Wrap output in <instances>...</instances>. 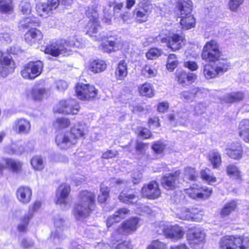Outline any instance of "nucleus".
I'll return each mask as SVG.
<instances>
[{"mask_svg":"<svg viewBox=\"0 0 249 249\" xmlns=\"http://www.w3.org/2000/svg\"><path fill=\"white\" fill-rule=\"evenodd\" d=\"M244 1V0H230L229 3L230 10L233 12L236 11Z\"/></svg>","mask_w":249,"mask_h":249,"instance_id":"774afa93","label":"nucleus"},{"mask_svg":"<svg viewBox=\"0 0 249 249\" xmlns=\"http://www.w3.org/2000/svg\"><path fill=\"white\" fill-rule=\"evenodd\" d=\"M142 74L148 78L155 77L157 73V71L153 67L146 65L141 71Z\"/></svg>","mask_w":249,"mask_h":249,"instance_id":"8fccbe9b","label":"nucleus"},{"mask_svg":"<svg viewBox=\"0 0 249 249\" xmlns=\"http://www.w3.org/2000/svg\"><path fill=\"white\" fill-rule=\"evenodd\" d=\"M221 52L219 45L214 40L207 42L204 46L202 53V60L209 62H215L221 57Z\"/></svg>","mask_w":249,"mask_h":249,"instance_id":"0eeeda50","label":"nucleus"},{"mask_svg":"<svg viewBox=\"0 0 249 249\" xmlns=\"http://www.w3.org/2000/svg\"><path fill=\"white\" fill-rule=\"evenodd\" d=\"M15 69V64L12 58L3 57V53L0 51V76L5 77Z\"/></svg>","mask_w":249,"mask_h":249,"instance_id":"aec40b11","label":"nucleus"},{"mask_svg":"<svg viewBox=\"0 0 249 249\" xmlns=\"http://www.w3.org/2000/svg\"><path fill=\"white\" fill-rule=\"evenodd\" d=\"M184 193L193 199H207L212 195L213 190L206 186L201 187L198 184H193L189 188L184 189Z\"/></svg>","mask_w":249,"mask_h":249,"instance_id":"9b49d317","label":"nucleus"},{"mask_svg":"<svg viewBox=\"0 0 249 249\" xmlns=\"http://www.w3.org/2000/svg\"><path fill=\"white\" fill-rule=\"evenodd\" d=\"M226 154L230 158L238 160L242 156V148L239 142H233L228 145L226 149Z\"/></svg>","mask_w":249,"mask_h":249,"instance_id":"393cba45","label":"nucleus"},{"mask_svg":"<svg viewBox=\"0 0 249 249\" xmlns=\"http://www.w3.org/2000/svg\"><path fill=\"white\" fill-rule=\"evenodd\" d=\"M148 17L149 15L145 14L140 9L138 10L136 13V18L137 20L139 23H142L148 20Z\"/></svg>","mask_w":249,"mask_h":249,"instance_id":"338daca9","label":"nucleus"},{"mask_svg":"<svg viewBox=\"0 0 249 249\" xmlns=\"http://www.w3.org/2000/svg\"><path fill=\"white\" fill-rule=\"evenodd\" d=\"M237 205V203L235 200H231L226 203L220 211V216L223 218L228 216L235 210Z\"/></svg>","mask_w":249,"mask_h":249,"instance_id":"72a5a7b5","label":"nucleus"},{"mask_svg":"<svg viewBox=\"0 0 249 249\" xmlns=\"http://www.w3.org/2000/svg\"><path fill=\"white\" fill-rule=\"evenodd\" d=\"M220 249H249V238L241 236H225L219 243Z\"/></svg>","mask_w":249,"mask_h":249,"instance_id":"20e7f679","label":"nucleus"},{"mask_svg":"<svg viewBox=\"0 0 249 249\" xmlns=\"http://www.w3.org/2000/svg\"><path fill=\"white\" fill-rule=\"evenodd\" d=\"M70 192V186L67 184L60 185L56 195V203L60 205L62 208H66L70 204L68 201V195Z\"/></svg>","mask_w":249,"mask_h":249,"instance_id":"a211bd4d","label":"nucleus"},{"mask_svg":"<svg viewBox=\"0 0 249 249\" xmlns=\"http://www.w3.org/2000/svg\"><path fill=\"white\" fill-rule=\"evenodd\" d=\"M147 249H166V245L159 240L153 241L147 248Z\"/></svg>","mask_w":249,"mask_h":249,"instance_id":"69168bd1","label":"nucleus"},{"mask_svg":"<svg viewBox=\"0 0 249 249\" xmlns=\"http://www.w3.org/2000/svg\"><path fill=\"white\" fill-rule=\"evenodd\" d=\"M205 233L199 228H191L188 231V240L192 247L202 244L204 242Z\"/></svg>","mask_w":249,"mask_h":249,"instance_id":"2eb2a0df","label":"nucleus"},{"mask_svg":"<svg viewBox=\"0 0 249 249\" xmlns=\"http://www.w3.org/2000/svg\"><path fill=\"white\" fill-rule=\"evenodd\" d=\"M180 12V24L181 28L188 30L195 27V19L192 14V2L190 0H187V2H184L179 6Z\"/></svg>","mask_w":249,"mask_h":249,"instance_id":"423d86ee","label":"nucleus"},{"mask_svg":"<svg viewBox=\"0 0 249 249\" xmlns=\"http://www.w3.org/2000/svg\"><path fill=\"white\" fill-rule=\"evenodd\" d=\"M119 199L120 201L127 204H135L138 200V198L135 195L124 191H123L121 193L119 196Z\"/></svg>","mask_w":249,"mask_h":249,"instance_id":"4c0bfd02","label":"nucleus"},{"mask_svg":"<svg viewBox=\"0 0 249 249\" xmlns=\"http://www.w3.org/2000/svg\"><path fill=\"white\" fill-rule=\"evenodd\" d=\"M203 212L196 209H191L190 220L196 222L200 221L203 218Z\"/></svg>","mask_w":249,"mask_h":249,"instance_id":"6e6d98bb","label":"nucleus"},{"mask_svg":"<svg viewBox=\"0 0 249 249\" xmlns=\"http://www.w3.org/2000/svg\"><path fill=\"white\" fill-rule=\"evenodd\" d=\"M70 122L69 119L64 118H57L54 123V126L56 128H63L69 126Z\"/></svg>","mask_w":249,"mask_h":249,"instance_id":"13d9d810","label":"nucleus"},{"mask_svg":"<svg viewBox=\"0 0 249 249\" xmlns=\"http://www.w3.org/2000/svg\"><path fill=\"white\" fill-rule=\"evenodd\" d=\"M13 0H0V11L10 13L13 9Z\"/></svg>","mask_w":249,"mask_h":249,"instance_id":"de8ad7c7","label":"nucleus"},{"mask_svg":"<svg viewBox=\"0 0 249 249\" xmlns=\"http://www.w3.org/2000/svg\"><path fill=\"white\" fill-rule=\"evenodd\" d=\"M209 160L214 168H218L221 164V158L219 153L213 150L209 154Z\"/></svg>","mask_w":249,"mask_h":249,"instance_id":"37998d69","label":"nucleus"},{"mask_svg":"<svg viewBox=\"0 0 249 249\" xmlns=\"http://www.w3.org/2000/svg\"><path fill=\"white\" fill-rule=\"evenodd\" d=\"M157 40H160L162 43H166L167 46L173 51L180 49L185 44V40L182 35L173 34L171 37H162L160 35L156 38Z\"/></svg>","mask_w":249,"mask_h":249,"instance_id":"ddd939ff","label":"nucleus"},{"mask_svg":"<svg viewBox=\"0 0 249 249\" xmlns=\"http://www.w3.org/2000/svg\"><path fill=\"white\" fill-rule=\"evenodd\" d=\"M106 68L107 64L106 62L99 59L92 61L89 66V70L95 73L104 71Z\"/></svg>","mask_w":249,"mask_h":249,"instance_id":"c9c22d12","label":"nucleus"},{"mask_svg":"<svg viewBox=\"0 0 249 249\" xmlns=\"http://www.w3.org/2000/svg\"><path fill=\"white\" fill-rule=\"evenodd\" d=\"M109 188L107 186L101 184L100 186V193L98 197V201L100 203L105 202L109 197Z\"/></svg>","mask_w":249,"mask_h":249,"instance_id":"49530a36","label":"nucleus"},{"mask_svg":"<svg viewBox=\"0 0 249 249\" xmlns=\"http://www.w3.org/2000/svg\"><path fill=\"white\" fill-rule=\"evenodd\" d=\"M191 209L186 207L178 208L175 212L177 218L183 220H190Z\"/></svg>","mask_w":249,"mask_h":249,"instance_id":"ea45409f","label":"nucleus"},{"mask_svg":"<svg viewBox=\"0 0 249 249\" xmlns=\"http://www.w3.org/2000/svg\"><path fill=\"white\" fill-rule=\"evenodd\" d=\"M96 6H89L86 10V15L89 19L88 24L89 29L87 34L90 36L94 37L95 40L102 38L98 35V32L100 29L98 22V13Z\"/></svg>","mask_w":249,"mask_h":249,"instance_id":"39448f33","label":"nucleus"},{"mask_svg":"<svg viewBox=\"0 0 249 249\" xmlns=\"http://www.w3.org/2000/svg\"><path fill=\"white\" fill-rule=\"evenodd\" d=\"M59 105V109L56 111L67 114H76L80 108L79 104L74 99L61 101Z\"/></svg>","mask_w":249,"mask_h":249,"instance_id":"dca6fc26","label":"nucleus"},{"mask_svg":"<svg viewBox=\"0 0 249 249\" xmlns=\"http://www.w3.org/2000/svg\"><path fill=\"white\" fill-rule=\"evenodd\" d=\"M76 95L80 100L89 101L97 96L98 90L93 85L89 84L78 83L75 87Z\"/></svg>","mask_w":249,"mask_h":249,"instance_id":"1a4fd4ad","label":"nucleus"},{"mask_svg":"<svg viewBox=\"0 0 249 249\" xmlns=\"http://www.w3.org/2000/svg\"><path fill=\"white\" fill-rule=\"evenodd\" d=\"M202 178L210 184H213L216 181V178L213 175V173L208 168H205L200 172Z\"/></svg>","mask_w":249,"mask_h":249,"instance_id":"a19ab883","label":"nucleus"},{"mask_svg":"<svg viewBox=\"0 0 249 249\" xmlns=\"http://www.w3.org/2000/svg\"><path fill=\"white\" fill-rule=\"evenodd\" d=\"M138 223L139 219L138 218H131L122 225L120 227L121 230L128 234L137 229Z\"/></svg>","mask_w":249,"mask_h":249,"instance_id":"c756f323","label":"nucleus"},{"mask_svg":"<svg viewBox=\"0 0 249 249\" xmlns=\"http://www.w3.org/2000/svg\"><path fill=\"white\" fill-rule=\"evenodd\" d=\"M140 94L148 98H151L155 95V90L153 86L148 82L142 85L139 88Z\"/></svg>","mask_w":249,"mask_h":249,"instance_id":"473e14b6","label":"nucleus"},{"mask_svg":"<svg viewBox=\"0 0 249 249\" xmlns=\"http://www.w3.org/2000/svg\"><path fill=\"white\" fill-rule=\"evenodd\" d=\"M203 75L207 79H210L215 77L219 73L214 65L213 66L209 63L204 65L202 69Z\"/></svg>","mask_w":249,"mask_h":249,"instance_id":"f704fd0d","label":"nucleus"},{"mask_svg":"<svg viewBox=\"0 0 249 249\" xmlns=\"http://www.w3.org/2000/svg\"><path fill=\"white\" fill-rule=\"evenodd\" d=\"M43 68V63L40 61L30 62L24 66L21 74L25 79H33L41 74Z\"/></svg>","mask_w":249,"mask_h":249,"instance_id":"f8f14e48","label":"nucleus"},{"mask_svg":"<svg viewBox=\"0 0 249 249\" xmlns=\"http://www.w3.org/2000/svg\"><path fill=\"white\" fill-rule=\"evenodd\" d=\"M32 217H30L27 214L20 218V222L18 225L17 229L18 231L25 232L27 231L28 225Z\"/></svg>","mask_w":249,"mask_h":249,"instance_id":"c03bdc74","label":"nucleus"},{"mask_svg":"<svg viewBox=\"0 0 249 249\" xmlns=\"http://www.w3.org/2000/svg\"><path fill=\"white\" fill-rule=\"evenodd\" d=\"M126 234V233L121 230V227H120L112 233L111 240L112 242H118L121 241L123 239V236Z\"/></svg>","mask_w":249,"mask_h":249,"instance_id":"5fc2aeb1","label":"nucleus"},{"mask_svg":"<svg viewBox=\"0 0 249 249\" xmlns=\"http://www.w3.org/2000/svg\"><path fill=\"white\" fill-rule=\"evenodd\" d=\"M19 8L23 14L29 15L31 14L32 7L29 2L26 1H22L19 5Z\"/></svg>","mask_w":249,"mask_h":249,"instance_id":"680f3d73","label":"nucleus"},{"mask_svg":"<svg viewBox=\"0 0 249 249\" xmlns=\"http://www.w3.org/2000/svg\"><path fill=\"white\" fill-rule=\"evenodd\" d=\"M184 178L190 180H195L198 177V173L196 169L190 167L185 168L184 171Z\"/></svg>","mask_w":249,"mask_h":249,"instance_id":"3c124183","label":"nucleus"},{"mask_svg":"<svg viewBox=\"0 0 249 249\" xmlns=\"http://www.w3.org/2000/svg\"><path fill=\"white\" fill-rule=\"evenodd\" d=\"M55 142L61 149H67L76 143L75 139H72L69 132L57 135Z\"/></svg>","mask_w":249,"mask_h":249,"instance_id":"412c9836","label":"nucleus"},{"mask_svg":"<svg viewBox=\"0 0 249 249\" xmlns=\"http://www.w3.org/2000/svg\"><path fill=\"white\" fill-rule=\"evenodd\" d=\"M141 193L144 197L150 199H154L160 196L161 192L158 183L156 181H152L142 187Z\"/></svg>","mask_w":249,"mask_h":249,"instance_id":"f3484780","label":"nucleus"},{"mask_svg":"<svg viewBox=\"0 0 249 249\" xmlns=\"http://www.w3.org/2000/svg\"><path fill=\"white\" fill-rule=\"evenodd\" d=\"M147 145L141 142H137L136 145V149L138 158H141L142 156L145 154L146 149L147 148Z\"/></svg>","mask_w":249,"mask_h":249,"instance_id":"e2e57ef3","label":"nucleus"},{"mask_svg":"<svg viewBox=\"0 0 249 249\" xmlns=\"http://www.w3.org/2000/svg\"><path fill=\"white\" fill-rule=\"evenodd\" d=\"M88 132V126L86 124L78 123L71 127L69 133L72 139H75L77 141L78 139L85 136Z\"/></svg>","mask_w":249,"mask_h":249,"instance_id":"b1692460","label":"nucleus"},{"mask_svg":"<svg viewBox=\"0 0 249 249\" xmlns=\"http://www.w3.org/2000/svg\"><path fill=\"white\" fill-rule=\"evenodd\" d=\"M95 195L87 191L81 192L78 196V201L75 205L72 213L78 220L89 216L95 207Z\"/></svg>","mask_w":249,"mask_h":249,"instance_id":"f257e3e1","label":"nucleus"},{"mask_svg":"<svg viewBox=\"0 0 249 249\" xmlns=\"http://www.w3.org/2000/svg\"><path fill=\"white\" fill-rule=\"evenodd\" d=\"M178 64V61L176 55L174 54H170L168 56L167 60L166 65L167 69L172 71L177 66Z\"/></svg>","mask_w":249,"mask_h":249,"instance_id":"864d4df0","label":"nucleus"},{"mask_svg":"<svg viewBox=\"0 0 249 249\" xmlns=\"http://www.w3.org/2000/svg\"><path fill=\"white\" fill-rule=\"evenodd\" d=\"M53 222L55 229L54 236L58 238H62V231L65 228V220L60 216L58 215L54 218Z\"/></svg>","mask_w":249,"mask_h":249,"instance_id":"2f4dec72","label":"nucleus"},{"mask_svg":"<svg viewBox=\"0 0 249 249\" xmlns=\"http://www.w3.org/2000/svg\"><path fill=\"white\" fill-rule=\"evenodd\" d=\"M3 161L12 172L19 173L22 171L23 163L21 161L10 158H4Z\"/></svg>","mask_w":249,"mask_h":249,"instance_id":"cd10ccee","label":"nucleus"},{"mask_svg":"<svg viewBox=\"0 0 249 249\" xmlns=\"http://www.w3.org/2000/svg\"><path fill=\"white\" fill-rule=\"evenodd\" d=\"M41 206V203L39 201H36L32 205L30 206L26 214L32 218L34 213L40 208Z\"/></svg>","mask_w":249,"mask_h":249,"instance_id":"052dcab7","label":"nucleus"},{"mask_svg":"<svg viewBox=\"0 0 249 249\" xmlns=\"http://www.w3.org/2000/svg\"><path fill=\"white\" fill-rule=\"evenodd\" d=\"M31 128L30 122L24 118L17 119L13 123L12 129L18 134H28Z\"/></svg>","mask_w":249,"mask_h":249,"instance_id":"4be33fe9","label":"nucleus"},{"mask_svg":"<svg viewBox=\"0 0 249 249\" xmlns=\"http://www.w3.org/2000/svg\"><path fill=\"white\" fill-rule=\"evenodd\" d=\"M24 151V147L21 145H17L16 144H12L11 145L4 148L5 153L9 154H21Z\"/></svg>","mask_w":249,"mask_h":249,"instance_id":"a18cd8bd","label":"nucleus"},{"mask_svg":"<svg viewBox=\"0 0 249 249\" xmlns=\"http://www.w3.org/2000/svg\"><path fill=\"white\" fill-rule=\"evenodd\" d=\"M45 93V88L36 84L31 89L29 96H30L35 101H39L42 100Z\"/></svg>","mask_w":249,"mask_h":249,"instance_id":"7c9ffc66","label":"nucleus"},{"mask_svg":"<svg viewBox=\"0 0 249 249\" xmlns=\"http://www.w3.org/2000/svg\"><path fill=\"white\" fill-rule=\"evenodd\" d=\"M31 164L35 170L41 171L44 168V161L41 157L36 156L32 158Z\"/></svg>","mask_w":249,"mask_h":249,"instance_id":"79ce46f5","label":"nucleus"},{"mask_svg":"<svg viewBox=\"0 0 249 249\" xmlns=\"http://www.w3.org/2000/svg\"><path fill=\"white\" fill-rule=\"evenodd\" d=\"M107 40L100 46V49L104 52L110 53L122 49L125 43L117 35H107Z\"/></svg>","mask_w":249,"mask_h":249,"instance_id":"9d476101","label":"nucleus"},{"mask_svg":"<svg viewBox=\"0 0 249 249\" xmlns=\"http://www.w3.org/2000/svg\"><path fill=\"white\" fill-rule=\"evenodd\" d=\"M239 136L246 142H249V120H242L238 125Z\"/></svg>","mask_w":249,"mask_h":249,"instance_id":"bb28decb","label":"nucleus"},{"mask_svg":"<svg viewBox=\"0 0 249 249\" xmlns=\"http://www.w3.org/2000/svg\"><path fill=\"white\" fill-rule=\"evenodd\" d=\"M180 170H176L172 174H167L162 178L161 182L164 187L168 190L174 189L179 183Z\"/></svg>","mask_w":249,"mask_h":249,"instance_id":"6ab92c4d","label":"nucleus"},{"mask_svg":"<svg viewBox=\"0 0 249 249\" xmlns=\"http://www.w3.org/2000/svg\"><path fill=\"white\" fill-rule=\"evenodd\" d=\"M141 8L140 9L145 14L149 15L152 12L153 6L149 0H141Z\"/></svg>","mask_w":249,"mask_h":249,"instance_id":"4d7b16f0","label":"nucleus"},{"mask_svg":"<svg viewBox=\"0 0 249 249\" xmlns=\"http://www.w3.org/2000/svg\"><path fill=\"white\" fill-rule=\"evenodd\" d=\"M227 172L228 175L236 179L241 178V172L239 169L234 164H230L227 167Z\"/></svg>","mask_w":249,"mask_h":249,"instance_id":"09e8293b","label":"nucleus"},{"mask_svg":"<svg viewBox=\"0 0 249 249\" xmlns=\"http://www.w3.org/2000/svg\"><path fill=\"white\" fill-rule=\"evenodd\" d=\"M20 24L23 28H31L24 35V39L28 44L32 45L42 38L41 32L33 27L40 25V22L36 18L30 16L21 20Z\"/></svg>","mask_w":249,"mask_h":249,"instance_id":"7ed1b4c3","label":"nucleus"},{"mask_svg":"<svg viewBox=\"0 0 249 249\" xmlns=\"http://www.w3.org/2000/svg\"><path fill=\"white\" fill-rule=\"evenodd\" d=\"M157 232L159 234L163 233L166 237L173 240H178L183 236L184 231L182 227L178 225L172 226L164 222H160L156 227Z\"/></svg>","mask_w":249,"mask_h":249,"instance_id":"6e6552de","label":"nucleus"},{"mask_svg":"<svg viewBox=\"0 0 249 249\" xmlns=\"http://www.w3.org/2000/svg\"><path fill=\"white\" fill-rule=\"evenodd\" d=\"M165 148V145L161 142H157L152 145V149L157 154H160L162 153Z\"/></svg>","mask_w":249,"mask_h":249,"instance_id":"0e129e2a","label":"nucleus"},{"mask_svg":"<svg viewBox=\"0 0 249 249\" xmlns=\"http://www.w3.org/2000/svg\"><path fill=\"white\" fill-rule=\"evenodd\" d=\"M129 210L126 208H122L118 210L116 213L109 216L107 220V228L110 227L114 223L119 222L121 219L125 218L126 215L128 214Z\"/></svg>","mask_w":249,"mask_h":249,"instance_id":"a878e982","label":"nucleus"},{"mask_svg":"<svg viewBox=\"0 0 249 249\" xmlns=\"http://www.w3.org/2000/svg\"><path fill=\"white\" fill-rule=\"evenodd\" d=\"M161 54V51L157 48H151L146 53V56L148 59H155Z\"/></svg>","mask_w":249,"mask_h":249,"instance_id":"bf43d9fd","label":"nucleus"},{"mask_svg":"<svg viewBox=\"0 0 249 249\" xmlns=\"http://www.w3.org/2000/svg\"><path fill=\"white\" fill-rule=\"evenodd\" d=\"M81 47L80 42L74 37L70 38L69 40H61L56 42H52L48 44L45 49V53L53 56L59 55L67 56L71 54L69 47Z\"/></svg>","mask_w":249,"mask_h":249,"instance_id":"f03ea898","label":"nucleus"},{"mask_svg":"<svg viewBox=\"0 0 249 249\" xmlns=\"http://www.w3.org/2000/svg\"><path fill=\"white\" fill-rule=\"evenodd\" d=\"M60 4V0H48L46 3H39L36 6V10L38 15L47 18L50 16Z\"/></svg>","mask_w":249,"mask_h":249,"instance_id":"4468645a","label":"nucleus"},{"mask_svg":"<svg viewBox=\"0 0 249 249\" xmlns=\"http://www.w3.org/2000/svg\"><path fill=\"white\" fill-rule=\"evenodd\" d=\"M245 97L243 92H233L227 94L224 98V100L228 103H233L242 101Z\"/></svg>","mask_w":249,"mask_h":249,"instance_id":"e433bc0d","label":"nucleus"},{"mask_svg":"<svg viewBox=\"0 0 249 249\" xmlns=\"http://www.w3.org/2000/svg\"><path fill=\"white\" fill-rule=\"evenodd\" d=\"M198 89L197 88H194L191 89L189 91H184L180 93L181 98L187 101H191L197 93Z\"/></svg>","mask_w":249,"mask_h":249,"instance_id":"603ef678","label":"nucleus"},{"mask_svg":"<svg viewBox=\"0 0 249 249\" xmlns=\"http://www.w3.org/2000/svg\"><path fill=\"white\" fill-rule=\"evenodd\" d=\"M128 73L127 66L124 60L119 62L115 71V75L117 80H123Z\"/></svg>","mask_w":249,"mask_h":249,"instance_id":"c85d7f7f","label":"nucleus"},{"mask_svg":"<svg viewBox=\"0 0 249 249\" xmlns=\"http://www.w3.org/2000/svg\"><path fill=\"white\" fill-rule=\"evenodd\" d=\"M214 65L218 73L227 71L231 67L230 63L227 59L220 57L214 62Z\"/></svg>","mask_w":249,"mask_h":249,"instance_id":"58836bf2","label":"nucleus"},{"mask_svg":"<svg viewBox=\"0 0 249 249\" xmlns=\"http://www.w3.org/2000/svg\"><path fill=\"white\" fill-rule=\"evenodd\" d=\"M16 194L18 200L21 203L27 204L31 200L32 191L28 186H19L17 190Z\"/></svg>","mask_w":249,"mask_h":249,"instance_id":"5701e85b","label":"nucleus"}]
</instances>
